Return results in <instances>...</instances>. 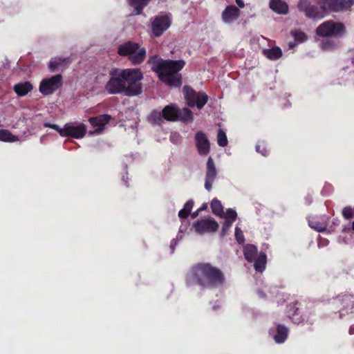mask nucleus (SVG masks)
Segmentation results:
<instances>
[{"label":"nucleus","instance_id":"obj_34","mask_svg":"<svg viewBox=\"0 0 354 354\" xmlns=\"http://www.w3.org/2000/svg\"><path fill=\"white\" fill-rule=\"evenodd\" d=\"M237 214L235 210L232 209H227L226 212L224 213V216L223 218H225V219H230L232 221H234L236 218Z\"/></svg>","mask_w":354,"mask_h":354},{"label":"nucleus","instance_id":"obj_35","mask_svg":"<svg viewBox=\"0 0 354 354\" xmlns=\"http://www.w3.org/2000/svg\"><path fill=\"white\" fill-rule=\"evenodd\" d=\"M353 210L351 207H346L342 210V216L345 219H351L353 216Z\"/></svg>","mask_w":354,"mask_h":354},{"label":"nucleus","instance_id":"obj_28","mask_svg":"<svg viewBox=\"0 0 354 354\" xmlns=\"http://www.w3.org/2000/svg\"><path fill=\"white\" fill-rule=\"evenodd\" d=\"M147 1H130V7L133 9L134 15L140 14L142 10L147 6Z\"/></svg>","mask_w":354,"mask_h":354},{"label":"nucleus","instance_id":"obj_16","mask_svg":"<svg viewBox=\"0 0 354 354\" xmlns=\"http://www.w3.org/2000/svg\"><path fill=\"white\" fill-rule=\"evenodd\" d=\"M324 3L327 8V14L331 12H342L350 8L353 1H317Z\"/></svg>","mask_w":354,"mask_h":354},{"label":"nucleus","instance_id":"obj_12","mask_svg":"<svg viewBox=\"0 0 354 354\" xmlns=\"http://www.w3.org/2000/svg\"><path fill=\"white\" fill-rule=\"evenodd\" d=\"M62 84V76L56 75L42 80L39 84V91L44 95H48L56 91Z\"/></svg>","mask_w":354,"mask_h":354},{"label":"nucleus","instance_id":"obj_39","mask_svg":"<svg viewBox=\"0 0 354 354\" xmlns=\"http://www.w3.org/2000/svg\"><path fill=\"white\" fill-rule=\"evenodd\" d=\"M170 140L173 142H178L180 140V138L177 133H172L170 136Z\"/></svg>","mask_w":354,"mask_h":354},{"label":"nucleus","instance_id":"obj_15","mask_svg":"<svg viewBox=\"0 0 354 354\" xmlns=\"http://www.w3.org/2000/svg\"><path fill=\"white\" fill-rule=\"evenodd\" d=\"M195 141L198 153L206 156L209 151V142L206 136L201 131L197 132L195 136Z\"/></svg>","mask_w":354,"mask_h":354},{"label":"nucleus","instance_id":"obj_5","mask_svg":"<svg viewBox=\"0 0 354 354\" xmlns=\"http://www.w3.org/2000/svg\"><path fill=\"white\" fill-rule=\"evenodd\" d=\"M44 126L55 129L62 137H72L76 139L82 138L86 132V127L82 123L76 125L73 122H68L62 128L50 122H45Z\"/></svg>","mask_w":354,"mask_h":354},{"label":"nucleus","instance_id":"obj_48","mask_svg":"<svg viewBox=\"0 0 354 354\" xmlns=\"http://www.w3.org/2000/svg\"><path fill=\"white\" fill-rule=\"evenodd\" d=\"M152 62V57H151L149 60V63H151Z\"/></svg>","mask_w":354,"mask_h":354},{"label":"nucleus","instance_id":"obj_2","mask_svg":"<svg viewBox=\"0 0 354 354\" xmlns=\"http://www.w3.org/2000/svg\"><path fill=\"white\" fill-rule=\"evenodd\" d=\"M222 272L209 263H198L187 274L188 283L197 282L204 287H216L224 282Z\"/></svg>","mask_w":354,"mask_h":354},{"label":"nucleus","instance_id":"obj_1","mask_svg":"<svg viewBox=\"0 0 354 354\" xmlns=\"http://www.w3.org/2000/svg\"><path fill=\"white\" fill-rule=\"evenodd\" d=\"M142 78L143 75L138 68H112L109 71V80L105 84L104 90L111 95L136 96L142 93Z\"/></svg>","mask_w":354,"mask_h":354},{"label":"nucleus","instance_id":"obj_49","mask_svg":"<svg viewBox=\"0 0 354 354\" xmlns=\"http://www.w3.org/2000/svg\"><path fill=\"white\" fill-rule=\"evenodd\" d=\"M352 227H353V230H354V221L352 223Z\"/></svg>","mask_w":354,"mask_h":354},{"label":"nucleus","instance_id":"obj_42","mask_svg":"<svg viewBox=\"0 0 354 354\" xmlns=\"http://www.w3.org/2000/svg\"><path fill=\"white\" fill-rule=\"evenodd\" d=\"M349 333L350 334H354V326H352L349 328Z\"/></svg>","mask_w":354,"mask_h":354},{"label":"nucleus","instance_id":"obj_20","mask_svg":"<svg viewBox=\"0 0 354 354\" xmlns=\"http://www.w3.org/2000/svg\"><path fill=\"white\" fill-rule=\"evenodd\" d=\"M308 223L311 228L317 230V232H324L328 225V218L322 217L320 220L312 218L309 220Z\"/></svg>","mask_w":354,"mask_h":354},{"label":"nucleus","instance_id":"obj_38","mask_svg":"<svg viewBox=\"0 0 354 354\" xmlns=\"http://www.w3.org/2000/svg\"><path fill=\"white\" fill-rule=\"evenodd\" d=\"M234 221L230 219H225L222 227V234L224 235L225 232L231 227Z\"/></svg>","mask_w":354,"mask_h":354},{"label":"nucleus","instance_id":"obj_17","mask_svg":"<svg viewBox=\"0 0 354 354\" xmlns=\"http://www.w3.org/2000/svg\"><path fill=\"white\" fill-rule=\"evenodd\" d=\"M239 15V10L236 6H229L222 13V20L225 24H230L238 19Z\"/></svg>","mask_w":354,"mask_h":354},{"label":"nucleus","instance_id":"obj_26","mask_svg":"<svg viewBox=\"0 0 354 354\" xmlns=\"http://www.w3.org/2000/svg\"><path fill=\"white\" fill-rule=\"evenodd\" d=\"M211 208L213 214L223 218L224 216V212L223 205L219 200L214 198L211 202Z\"/></svg>","mask_w":354,"mask_h":354},{"label":"nucleus","instance_id":"obj_43","mask_svg":"<svg viewBox=\"0 0 354 354\" xmlns=\"http://www.w3.org/2000/svg\"><path fill=\"white\" fill-rule=\"evenodd\" d=\"M295 45H296V44H295V43H292V42H290V43H289V47H290V48H294V47L295 46Z\"/></svg>","mask_w":354,"mask_h":354},{"label":"nucleus","instance_id":"obj_45","mask_svg":"<svg viewBox=\"0 0 354 354\" xmlns=\"http://www.w3.org/2000/svg\"><path fill=\"white\" fill-rule=\"evenodd\" d=\"M328 241L327 240H324L323 244H322V245H326L328 244Z\"/></svg>","mask_w":354,"mask_h":354},{"label":"nucleus","instance_id":"obj_41","mask_svg":"<svg viewBox=\"0 0 354 354\" xmlns=\"http://www.w3.org/2000/svg\"><path fill=\"white\" fill-rule=\"evenodd\" d=\"M239 8H242L244 7L243 1H236Z\"/></svg>","mask_w":354,"mask_h":354},{"label":"nucleus","instance_id":"obj_4","mask_svg":"<svg viewBox=\"0 0 354 354\" xmlns=\"http://www.w3.org/2000/svg\"><path fill=\"white\" fill-rule=\"evenodd\" d=\"M118 53L122 56H127L133 65L141 64L146 57V50L138 44L128 41L118 47Z\"/></svg>","mask_w":354,"mask_h":354},{"label":"nucleus","instance_id":"obj_46","mask_svg":"<svg viewBox=\"0 0 354 354\" xmlns=\"http://www.w3.org/2000/svg\"><path fill=\"white\" fill-rule=\"evenodd\" d=\"M258 293H259V295H260V297H264V295H263L262 291H259V292H258Z\"/></svg>","mask_w":354,"mask_h":354},{"label":"nucleus","instance_id":"obj_21","mask_svg":"<svg viewBox=\"0 0 354 354\" xmlns=\"http://www.w3.org/2000/svg\"><path fill=\"white\" fill-rule=\"evenodd\" d=\"M288 328L283 325H278L276 333L273 335V339L277 344L283 343L288 337Z\"/></svg>","mask_w":354,"mask_h":354},{"label":"nucleus","instance_id":"obj_18","mask_svg":"<svg viewBox=\"0 0 354 354\" xmlns=\"http://www.w3.org/2000/svg\"><path fill=\"white\" fill-rule=\"evenodd\" d=\"M69 57H55L50 59L49 62V68L52 71L64 70L71 64Z\"/></svg>","mask_w":354,"mask_h":354},{"label":"nucleus","instance_id":"obj_32","mask_svg":"<svg viewBox=\"0 0 354 354\" xmlns=\"http://www.w3.org/2000/svg\"><path fill=\"white\" fill-rule=\"evenodd\" d=\"M217 142L221 147H225L228 143L226 133L221 129H219L218 131Z\"/></svg>","mask_w":354,"mask_h":354},{"label":"nucleus","instance_id":"obj_33","mask_svg":"<svg viewBox=\"0 0 354 354\" xmlns=\"http://www.w3.org/2000/svg\"><path fill=\"white\" fill-rule=\"evenodd\" d=\"M335 46V43L329 39L323 40L320 44L321 48L324 50H332Z\"/></svg>","mask_w":354,"mask_h":354},{"label":"nucleus","instance_id":"obj_25","mask_svg":"<svg viewBox=\"0 0 354 354\" xmlns=\"http://www.w3.org/2000/svg\"><path fill=\"white\" fill-rule=\"evenodd\" d=\"M17 136L13 135L7 129H0V141L4 142H15L19 141Z\"/></svg>","mask_w":354,"mask_h":354},{"label":"nucleus","instance_id":"obj_13","mask_svg":"<svg viewBox=\"0 0 354 354\" xmlns=\"http://www.w3.org/2000/svg\"><path fill=\"white\" fill-rule=\"evenodd\" d=\"M111 118V115L107 114L100 115L95 118H91L89 122L91 125L96 129L95 131H90L88 134L93 135L100 133L104 130L105 125L109 123Z\"/></svg>","mask_w":354,"mask_h":354},{"label":"nucleus","instance_id":"obj_40","mask_svg":"<svg viewBox=\"0 0 354 354\" xmlns=\"http://www.w3.org/2000/svg\"><path fill=\"white\" fill-rule=\"evenodd\" d=\"M176 244H177V242H176V241L175 239H173L171 241L170 247H171L172 251H174V248L176 245Z\"/></svg>","mask_w":354,"mask_h":354},{"label":"nucleus","instance_id":"obj_36","mask_svg":"<svg viewBox=\"0 0 354 354\" xmlns=\"http://www.w3.org/2000/svg\"><path fill=\"white\" fill-rule=\"evenodd\" d=\"M256 151L258 153H261L263 156H266L268 154V150L266 147L265 143L263 142H259L256 146Z\"/></svg>","mask_w":354,"mask_h":354},{"label":"nucleus","instance_id":"obj_37","mask_svg":"<svg viewBox=\"0 0 354 354\" xmlns=\"http://www.w3.org/2000/svg\"><path fill=\"white\" fill-rule=\"evenodd\" d=\"M235 237L239 243H242L245 241L243 233L238 227H236L235 228Z\"/></svg>","mask_w":354,"mask_h":354},{"label":"nucleus","instance_id":"obj_22","mask_svg":"<svg viewBox=\"0 0 354 354\" xmlns=\"http://www.w3.org/2000/svg\"><path fill=\"white\" fill-rule=\"evenodd\" d=\"M270 8L276 13L286 15L288 12V6L286 1H270Z\"/></svg>","mask_w":354,"mask_h":354},{"label":"nucleus","instance_id":"obj_27","mask_svg":"<svg viewBox=\"0 0 354 354\" xmlns=\"http://www.w3.org/2000/svg\"><path fill=\"white\" fill-rule=\"evenodd\" d=\"M194 206V201L192 200L188 201L184 205V207L179 211L178 216L181 218H185L191 212Z\"/></svg>","mask_w":354,"mask_h":354},{"label":"nucleus","instance_id":"obj_8","mask_svg":"<svg viewBox=\"0 0 354 354\" xmlns=\"http://www.w3.org/2000/svg\"><path fill=\"white\" fill-rule=\"evenodd\" d=\"M345 32L344 26L339 22L326 21L321 24L316 30V33L319 37H339Z\"/></svg>","mask_w":354,"mask_h":354},{"label":"nucleus","instance_id":"obj_11","mask_svg":"<svg viewBox=\"0 0 354 354\" xmlns=\"http://www.w3.org/2000/svg\"><path fill=\"white\" fill-rule=\"evenodd\" d=\"M192 228L196 233L203 235L217 231L218 224L214 219L207 217L195 221L193 223Z\"/></svg>","mask_w":354,"mask_h":354},{"label":"nucleus","instance_id":"obj_47","mask_svg":"<svg viewBox=\"0 0 354 354\" xmlns=\"http://www.w3.org/2000/svg\"><path fill=\"white\" fill-rule=\"evenodd\" d=\"M217 308H218V307H217V306H213V309H214V310H216Z\"/></svg>","mask_w":354,"mask_h":354},{"label":"nucleus","instance_id":"obj_14","mask_svg":"<svg viewBox=\"0 0 354 354\" xmlns=\"http://www.w3.org/2000/svg\"><path fill=\"white\" fill-rule=\"evenodd\" d=\"M217 176L216 169L212 157H209L207 162V171L205 176V188L209 192L212 184Z\"/></svg>","mask_w":354,"mask_h":354},{"label":"nucleus","instance_id":"obj_24","mask_svg":"<svg viewBox=\"0 0 354 354\" xmlns=\"http://www.w3.org/2000/svg\"><path fill=\"white\" fill-rule=\"evenodd\" d=\"M263 53L267 58L271 60L278 59L282 55L281 50L279 47H274L270 49H264Z\"/></svg>","mask_w":354,"mask_h":354},{"label":"nucleus","instance_id":"obj_30","mask_svg":"<svg viewBox=\"0 0 354 354\" xmlns=\"http://www.w3.org/2000/svg\"><path fill=\"white\" fill-rule=\"evenodd\" d=\"M150 120L154 124L158 125L161 124L165 120L162 115V111L161 112L158 111H153L151 113Z\"/></svg>","mask_w":354,"mask_h":354},{"label":"nucleus","instance_id":"obj_9","mask_svg":"<svg viewBox=\"0 0 354 354\" xmlns=\"http://www.w3.org/2000/svg\"><path fill=\"white\" fill-rule=\"evenodd\" d=\"M185 97L189 106H196L198 109H202L208 100V96L203 92L196 93L189 86L183 87Z\"/></svg>","mask_w":354,"mask_h":354},{"label":"nucleus","instance_id":"obj_23","mask_svg":"<svg viewBox=\"0 0 354 354\" xmlns=\"http://www.w3.org/2000/svg\"><path fill=\"white\" fill-rule=\"evenodd\" d=\"M13 88L17 95L24 96L33 88V86L29 82H24L15 84Z\"/></svg>","mask_w":354,"mask_h":354},{"label":"nucleus","instance_id":"obj_3","mask_svg":"<svg viewBox=\"0 0 354 354\" xmlns=\"http://www.w3.org/2000/svg\"><path fill=\"white\" fill-rule=\"evenodd\" d=\"M183 60H163L159 59L153 62L152 69L156 71L159 78L165 84L178 87L182 84V76L179 71L184 67Z\"/></svg>","mask_w":354,"mask_h":354},{"label":"nucleus","instance_id":"obj_7","mask_svg":"<svg viewBox=\"0 0 354 354\" xmlns=\"http://www.w3.org/2000/svg\"><path fill=\"white\" fill-rule=\"evenodd\" d=\"M243 253L245 259L248 262H253L254 267L256 271L262 272L266 266L267 258L263 252L258 254L257 248L255 245L252 244H247L244 246Z\"/></svg>","mask_w":354,"mask_h":354},{"label":"nucleus","instance_id":"obj_31","mask_svg":"<svg viewBox=\"0 0 354 354\" xmlns=\"http://www.w3.org/2000/svg\"><path fill=\"white\" fill-rule=\"evenodd\" d=\"M291 35L297 43H302L308 39L306 34L298 30H292L291 32Z\"/></svg>","mask_w":354,"mask_h":354},{"label":"nucleus","instance_id":"obj_29","mask_svg":"<svg viewBox=\"0 0 354 354\" xmlns=\"http://www.w3.org/2000/svg\"><path fill=\"white\" fill-rule=\"evenodd\" d=\"M192 113L189 109L184 108L181 111H179V116H178V120L187 122L192 121Z\"/></svg>","mask_w":354,"mask_h":354},{"label":"nucleus","instance_id":"obj_19","mask_svg":"<svg viewBox=\"0 0 354 354\" xmlns=\"http://www.w3.org/2000/svg\"><path fill=\"white\" fill-rule=\"evenodd\" d=\"M162 115L166 120L176 121L179 116V110L173 105H168L162 109Z\"/></svg>","mask_w":354,"mask_h":354},{"label":"nucleus","instance_id":"obj_6","mask_svg":"<svg viewBox=\"0 0 354 354\" xmlns=\"http://www.w3.org/2000/svg\"><path fill=\"white\" fill-rule=\"evenodd\" d=\"M297 7L300 12L310 19H320L327 15V8L324 3L299 1Z\"/></svg>","mask_w":354,"mask_h":354},{"label":"nucleus","instance_id":"obj_10","mask_svg":"<svg viewBox=\"0 0 354 354\" xmlns=\"http://www.w3.org/2000/svg\"><path fill=\"white\" fill-rule=\"evenodd\" d=\"M171 23V16L169 14L159 15L151 21L152 33L155 37H160L166 31Z\"/></svg>","mask_w":354,"mask_h":354},{"label":"nucleus","instance_id":"obj_44","mask_svg":"<svg viewBox=\"0 0 354 354\" xmlns=\"http://www.w3.org/2000/svg\"><path fill=\"white\" fill-rule=\"evenodd\" d=\"M197 215H198V211H197V212H195L194 213H193V214H192V217H193V218H195Z\"/></svg>","mask_w":354,"mask_h":354}]
</instances>
